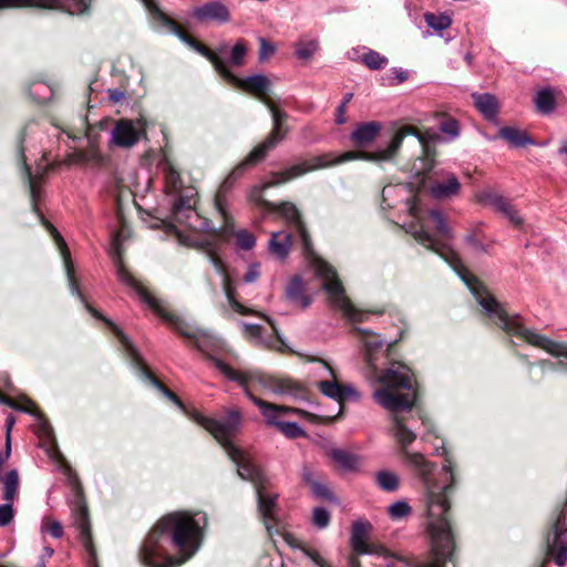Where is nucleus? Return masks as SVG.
<instances>
[{
  "label": "nucleus",
  "mask_w": 567,
  "mask_h": 567,
  "mask_svg": "<svg viewBox=\"0 0 567 567\" xmlns=\"http://www.w3.org/2000/svg\"><path fill=\"white\" fill-rule=\"evenodd\" d=\"M192 16L200 22L216 21L218 23H226L230 20L228 8L220 1H210L196 7L193 9Z\"/></svg>",
  "instance_id": "25"
},
{
  "label": "nucleus",
  "mask_w": 567,
  "mask_h": 567,
  "mask_svg": "<svg viewBox=\"0 0 567 567\" xmlns=\"http://www.w3.org/2000/svg\"><path fill=\"white\" fill-rule=\"evenodd\" d=\"M260 277V265L258 262H251L248 266L246 274L244 275V282L252 284Z\"/></svg>",
  "instance_id": "56"
},
{
  "label": "nucleus",
  "mask_w": 567,
  "mask_h": 567,
  "mask_svg": "<svg viewBox=\"0 0 567 567\" xmlns=\"http://www.w3.org/2000/svg\"><path fill=\"white\" fill-rule=\"evenodd\" d=\"M461 184L454 174H449L444 181L434 182L430 186L431 195L436 199L451 198L458 194Z\"/></svg>",
  "instance_id": "29"
},
{
  "label": "nucleus",
  "mask_w": 567,
  "mask_h": 567,
  "mask_svg": "<svg viewBox=\"0 0 567 567\" xmlns=\"http://www.w3.org/2000/svg\"><path fill=\"white\" fill-rule=\"evenodd\" d=\"M37 4L42 8L65 10L71 14H82L89 10L91 0H38Z\"/></svg>",
  "instance_id": "28"
},
{
  "label": "nucleus",
  "mask_w": 567,
  "mask_h": 567,
  "mask_svg": "<svg viewBox=\"0 0 567 567\" xmlns=\"http://www.w3.org/2000/svg\"><path fill=\"white\" fill-rule=\"evenodd\" d=\"M32 0H0V9L32 6Z\"/></svg>",
  "instance_id": "59"
},
{
  "label": "nucleus",
  "mask_w": 567,
  "mask_h": 567,
  "mask_svg": "<svg viewBox=\"0 0 567 567\" xmlns=\"http://www.w3.org/2000/svg\"><path fill=\"white\" fill-rule=\"evenodd\" d=\"M107 95L110 101L113 103H120L125 100V93L120 89H110L107 90Z\"/></svg>",
  "instance_id": "62"
},
{
  "label": "nucleus",
  "mask_w": 567,
  "mask_h": 567,
  "mask_svg": "<svg viewBox=\"0 0 567 567\" xmlns=\"http://www.w3.org/2000/svg\"><path fill=\"white\" fill-rule=\"evenodd\" d=\"M145 135L143 120L121 118L115 122L110 132L109 143L113 147L131 148Z\"/></svg>",
  "instance_id": "15"
},
{
  "label": "nucleus",
  "mask_w": 567,
  "mask_h": 567,
  "mask_svg": "<svg viewBox=\"0 0 567 567\" xmlns=\"http://www.w3.org/2000/svg\"><path fill=\"white\" fill-rule=\"evenodd\" d=\"M303 553L317 567H332L316 549L305 548Z\"/></svg>",
  "instance_id": "55"
},
{
  "label": "nucleus",
  "mask_w": 567,
  "mask_h": 567,
  "mask_svg": "<svg viewBox=\"0 0 567 567\" xmlns=\"http://www.w3.org/2000/svg\"><path fill=\"white\" fill-rule=\"evenodd\" d=\"M173 219L175 223L185 226L194 233L213 230L212 223L202 217L194 208L189 198L179 197L173 205Z\"/></svg>",
  "instance_id": "16"
},
{
  "label": "nucleus",
  "mask_w": 567,
  "mask_h": 567,
  "mask_svg": "<svg viewBox=\"0 0 567 567\" xmlns=\"http://www.w3.org/2000/svg\"><path fill=\"white\" fill-rule=\"evenodd\" d=\"M269 210L277 212L299 235L305 250L310 249V236L297 206L291 202L267 203Z\"/></svg>",
  "instance_id": "19"
},
{
  "label": "nucleus",
  "mask_w": 567,
  "mask_h": 567,
  "mask_svg": "<svg viewBox=\"0 0 567 567\" xmlns=\"http://www.w3.org/2000/svg\"><path fill=\"white\" fill-rule=\"evenodd\" d=\"M363 50L364 53L360 59L370 70H381L388 64L386 56L372 49L363 48Z\"/></svg>",
  "instance_id": "38"
},
{
  "label": "nucleus",
  "mask_w": 567,
  "mask_h": 567,
  "mask_svg": "<svg viewBox=\"0 0 567 567\" xmlns=\"http://www.w3.org/2000/svg\"><path fill=\"white\" fill-rule=\"evenodd\" d=\"M224 79L238 89H241L248 93L256 94L260 101L261 97H267L266 93L270 87V81L264 74H255L247 76L246 79H240L231 73L228 69L224 75Z\"/></svg>",
  "instance_id": "23"
},
{
  "label": "nucleus",
  "mask_w": 567,
  "mask_h": 567,
  "mask_svg": "<svg viewBox=\"0 0 567 567\" xmlns=\"http://www.w3.org/2000/svg\"><path fill=\"white\" fill-rule=\"evenodd\" d=\"M261 102L269 109L272 115L274 126L269 136L256 146L249 155L240 162L224 179L215 198L216 209L223 217H226V199L225 194L233 187L238 178L248 169L266 157L268 152L272 150L287 134V130L282 127V122L287 118V113L278 110L269 97H261Z\"/></svg>",
  "instance_id": "10"
},
{
  "label": "nucleus",
  "mask_w": 567,
  "mask_h": 567,
  "mask_svg": "<svg viewBox=\"0 0 567 567\" xmlns=\"http://www.w3.org/2000/svg\"><path fill=\"white\" fill-rule=\"evenodd\" d=\"M247 53V47L243 41H238L231 49L230 52V63L233 65L239 66L243 64L244 59Z\"/></svg>",
  "instance_id": "49"
},
{
  "label": "nucleus",
  "mask_w": 567,
  "mask_h": 567,
  "mask_svg": "<svg viewBox=\"0 0 567 567\" xmlns=\"http://www.w3.org/2000/svg\"><path fill=\"white\" fill-rule=\"evenodd\" d=\"M279 432L289 439L305 436V430L296 422L282 421L278 427Z\"/></svg>",
  "instance_id": "45"
},
{
  "label": "nucleus",
  "mask_w": 567,
  "mask_h": 567,
  "mask_svg": "<svg viewBox=\"0 0 567 567\" xmlns=\"http://www.w3.org/2000/svg\"><path fill=\"white\" fill-rule=\"evenodd\" d=\"M535 364L539 367L543 374L564 370L567 368V363H564L563 361L554 362L549 359L539 360Z\"/></svg>",
  "instance_id": "51"
},
{
  "label": "nucleus",
  "mask_w": 567,
  "mask_h": 567,
  "mask_svg": "<svg viewBox=\"0 0 567 567\" xmlns=\"http://www.w3.org/2000/svg\"><path fill=\"white\" fill-rule=\"evenodd\" d=\"M310 488L312 494L318 498L337 502V498L334 497L330 488L326 484L319 482L318 480L310 486Z\"/></svg>",
  "instance_id": "48"
},
{
  "label": "nucleus",
  "mask_w": 567,
  "mask_h": 567,
  "mask_svg": "<svg viewBox=\"0 0 567 567\" xmlns=\"http://www.w3.org/2000/svg\"><path fill=\"white\" fill-rule=\"evenodd\" d=\"M30 96L38 103H43L52 97V89L44 82H34L29 87Z\"/></svg>",
  "instance_id": "41"
},
{
  "label": "nucleus",
  "mask_w": 567,
  "mask_h": 567,
  "mask_svg": "<svg viewBox=\"0 0 567 567\" xmlns=\"http://www.w3.org/2000/svg\"><path fill=\"white\" fill-rule=\"evenodd\" d=\"M498 137L507 142L511 147H525L536 142L525 131L516 126H503L498 130Z\"/></svg>",
  "instance_id": "31"
},
{
  "label": "nucleus",
  "mask_w": 567,
  "mask_h": 567,
  "mask_svg": "<svg viewBox=\"0 0 567 567\" xmlns=\"http://www.w3.org/2000/svg\"><path fill=\"white\" fill-rule=\"evenodd\" d=\"M534 102L536 110L544 115H548L554 112L556 107V93L550 86L543 87L535 94Z\"/></svg>",
  "instance_id": "33"
},
{
  "label": "nucleus",
  "mask_w": 567,
  "mask_h": 567,
  "mask_svg": "<svg viewBox=\"0 0 567 567\" xmlns=\"http://www.w3.org/2000/svg\"><path fill=\"white\" fill-rule=\"evenodd\" d=\"M3 484V499L6 504L0 505V527L8 526L14 516L12 501L16 498L19 489V474L17 470H10L1 478Z\"/></svg>",
  "instance_id": "21"
},
{
  "label": "nucleus",
  "mask_w": 567,
  "mask_h": 567,
  "mask_svg": "<svg viewBox=\"0 0 567 567\" xmlns=\"http://www.w3.org/2000/svg\"><path fill=\"white\" fill-rule=\"evenodd\" d=\"M41 533H48L53 538L60 539L63 537V526L59 520L50 519V518H43L41 522Z\"/></svg>",
  "instance_id": "44"
},
{
  "label": "nucleus",
  "mask_w": 567,
  "mask_h": 567,
  "mask_svg": "<svg viewBox=\"0 0 567 567\" xmlns=\"http://www.w3.org/2000/svg\"><path fill=\"white\" fill-rule=\"evenodd\" d=\"M315 267L317 275L323 279L322 288L328 293L331 307L340 311L348 322H363L373 313L370 310L359 309L351 302L332 266L324 260L318 259Z\"/></svg>",
  "instance_id": "12"
},
{
  "label": "nucleus",
  "mask_w": 567,
  "mask_h": 567,
  "mask_svg": "<svg viewBox=\"0 0 567 567\" xmlns=\"http://www.w3.org/2000/svg\"><path fill=\"white\" fill-rule=\"evenodd\" d=\"M437 488H430L427 503L429 534L431 537L433 560L427 563L411 564L400 556L389 554L385 548L377 555L382 557L378 567H447L452 561L455 544L447 517L451 508L450 501L439 495Z\"/></svg>",
  "instance_id": "7"
},
{
  "label": "nucleus",
  "mask_w": 567,
  "mask_h": 567,
  "mask_svg": "<svg viewBox=\"0 0 567 567\" xmlns=\"http://www.w3.org/2000/svg\"><path fill=\"white\" fill-rule=\"evenodd\" d=\"M424 20L431 29L436 32H441L446 30L452 24V19L446 14H435L431 12H426L424 14Z\"/></svg>",
  "instance_id": "40"
},
{
  "label": "nucleus",
  "mask_w": 567,
  "mask_h": 567,
  "mask_svg": "<svg viewBox=\"0 0 567 567\" xmlns=\"http://www.w3.org/2000/svg\"><path fill=\"white\" fill-rule=\"evenodd\" d=\"M236 239L237 245L244 250L251 249L256 244L255 236L248 230H239L236 234Z\"/></svg>",
  "instance_id": "52"
},
{
  "label": "nucleus",
  "mask_w": 567,
  "mask_h": 567,
  "mask_svg": "<svg viewBox=\"0 0 567 567\" xmlns=\"http://www.w3.org/2000/svg\"><path fill=\"white\" fill-rule=\"evenodd\" d=\"M302 478L309 486H311L317 481L313 471L309 466H303Z\"/></svg>",
  "instance_id": "63"
},
{
  "label": "nucleus",
  "mask_w": 567,
  "mask_h": 567,
  "mask_svg": "<svg viewBox=\"0 0 567 567\" xmlns=\"http://www.w3.org/2000/svg\"><path fill=\"white\" fill-rule=\"evenodd\" d=\"M392 433L398 443L402 447V453L404 455V460L406 464L414 467L419 471L420 475L426 487V502L429 503L430 498V488H437L439 495H442L445 499L450 501L449 495L453 491L456 480L454 474V463L452 458L449 456L447 451L444 446L436 450V453L440 455H444V462L441 471V483L432 482L431 475L434 471V465L430 463L423 454L421 453H411L406 450V447L412 444L416 434L410 430L405 424L402 417L398 415L392 416Z\"/></svg>",
  "instance_id": "9"
},
{
  "label": "nucleus",
  "mask_w": 567,
  "mask_h": 567,
  "mask_svg": "<svg viewBox=\"0 0 567 567\" xmlns=\"http://www.w3.org/2000/svg\"><path fill=\"white\" fill-rule=\"evenodd\" d=\"M408 135H414L421 144L425 143V138L421 133L411 126H402L395 132L385 147H378L373 152L350 151L343 153L332 161L329 159V155H319L309 161H305L302 163L287 167L281 172L271 173L268 181L251 187L249 192V200L256 205L265 206L267 209H269V205L267 204L269 202L266 200L262 196V193L266 189L296 179L309 172L355 159L375 163L390 162L395 157L396 153L401 148L403 140Z\"/></svg>",
  "instance_id": "6"
},
{
  "label": "nucleus",
  "mask_w": 567,
  "mask_h": 567,
  "mask_svg": "<svg viewBox=\"0 0 567 567\" xmlns=\"http://www.w3.org/2000/svg\"><path fill=\"white\" fill-rule=\"evenodd\" d=\"M382 125L379 122L371 121L359 124L350 135L354 146L363 148L369 146L381 132Z\"/></svg>",
  "instance_id": "26"
},
{
  "label": "nucleus",
  "mask_w": 567,
  "mask_h": 567,
  "mask_svg": "<svg viewBox=\"0 0 567 567\" xmlns=\"http://www.w3.org/2000/svg\"><path fill=\"white\" fill-rule=\"evenodd\" d=\"M359 341L364 348L365 362L370 368L373 384H380L372 398L383 409L396 413L410 411L416 401V382L412 370L400 361H390L388 367L375 365L374 350L382 349L381 336L362 328H355Z\"/></svg>",
  "instance_id": "5"
},
{
  "label": "nucleus",
  "mask_w": 567,
  "mask_h": 567,
  "mask_svg": "<svg viewBox=\"0 0 567 567\" xmlns=\"http://www.w3.org/2000/svg\"><path fill=\"white\" fill-rule=\"evenodd\" d=\"M172 229L174 230L179 244L188 247L202 248L206 251L208 261L212 264L215 271L221 276L223 291L231 310L241 316L252 313L249 308L237 300L236 285L226 271L223 260L216 255L214 244L207 238H197L195 234H185L175 225H172Z\"/></svg>",
  "instance_id": "11"
},
{
  "label": "nucleus",
  "mask_w": 567,
  "mask_h": 567,
  "mask_svg": "<svg viewBox=\"0 0 567 567\" xmlns=\"http://www.w3.org/2000/svg\"><path fill=\"white\" fill-rule=\"evenodd\" d=\"M346 399L359 401L361 399V394L352 384H344L341 385V401Z\"/></svg>",
  "instance_id": "57"
},
{
  "label": "nucleus",
  "mask_w": 567,
  "mask_h": 567,
  "mask_svg": "<svg viewBox=\"0 0 567 567\" xmlns=\"http://www.w3.org/2000/svg\"><path fill=\"white\" fill-rule=\"evenodd\" d=\"M472 99L476 109L486 120L496 121L499 105L495 95L489 93H473Z\"/></svg>",
  "instance_id": "30"
},
{
  "label": "nucleus",
  "mask_w": 567,
  "mask_h": 567,
  "mask_svg": "<svg viewBox=\"0 0 567 567\" xmlns=\"http://www.w3.org/2000/svg\"><path fill=\"white\" fill-rule=\"evenodd\" d=\"M403 190V187L399 185H388L382 189V203L386 204L389 208H391L393 205L391 203H388V199L396 194L398 192Z\"/></svg>",
  "instance_id": "58"
},
{
  "label": "nucleus",
  "mask_w": 567,
  "mask_h": 567,
  "mask_svg": "<svg viewBox=\"0 0 567 567\" xmlns=\"http://www.w3.org/2000/svg\"><path fill=\"white\" fill-rule=\"evenodd\" d=\"M375 481L382 491L394 492L399 488V476L391 471L378 472Z\"/></svg>",
  "instance_id": "39"
},
{
  "label": "nucleus",
  "mask_w": 567,
  "mask_h": 567,
  "mask_svg": "<svg viewBox=\"0 0 567 567\" xmlns=\"http://www.w3.org/2000/svg\"><path fill=\"white\" fill-rule=\"evenodd\" d=\"M41 136H42V128H41V124L39 121L30 120L24 124V126L22 127V130L20 131V133L18 135L17 148H18L19 161L22 165L23 173L28 179L29 192H30L33 210L39 216L41 223L50 231V234L53 237V239L61 252V256L63 258V264H64V268H65V272H66V277H68V281H69L70 291L72 295L76 293L82 298V296L80 295V288L76 285L75 279H74V270H73L71 256H70L66 243L64 241V239L60 235V233L56 230V228L53 225H51L50 223L44 220V217L41 215V213L38 209V200L40 197V181H39L40 177L31 174L30 168L27 165L25 152L27 151L30 152L32 148L35 150L38 142H40V140H41Z\"/></svg>",
  "instance_id": "8"
},
{
  "label": "nucleus",
  "mask_w": 567,
  "mask_h": 567,
  "mask_svg": "<svg viewBox=\"0 0 567 567\" xmlns=\"http://www.w3.org/2000/svg\"><path fill=\"white\" fill-rule=\"evenodd\" d=\"M54 554V550L50 546H43L42 554L39 558V561L34 567H45L48 559H50Z\"/></svg>",
  "instance_id": "61"
},
{
  "label": "nucleus",
  "mask_w": 567,
  "mask_h": 567,
  "mask_svg": "<svg viewBox=\"0 0 567 567\" xmlns=\"http://www.w3.org/2000/svg\"><path fill=\"white\" fill-rule=\"evenodd\" d=\"M291 245V234L282 230L271 234L268 248L272 256H275L277 259L284 260L288 257Z\"/></svg>",
  "instance_id": "32"
},
{
  "label": "nucleus",
  "mask_w": 567,
  "mask_h": 567,
  "mask_svg": "<svg viewBox=\"0 0 567 567\" xmlns=\"http://www.w3.org/2000/svg\"><path fill=\"white\" fill-rule=\"evenodd\" d=\"M79 162L90 167H104L109 159L97 150L91 148L78 154Z\"/></svg>",
  "instance_id": "37"
},
{
  "label": "nucleus",
  "mask_w": 567,
  "mask_h": 567,
  "mask_svg": "<svg viewBox=\"0 0 567 567\" xmlns=\"http://www.w3.org/2000/svg\"><path fill=\"white\" fill-rule=\"evenodd\" d=\"M250 382H248L246 385H241L244 388L245 394L248 396V399L258 406L261 415L265 417L267 424L279 427V424L282 422L281 417L286 415H298L300 417H308L310 416V413L296 409V408H289L286 405H277L269 403L267 401H264L261 399L256 398L251 391L249 390L248 385Z\"/></svg>",
  "instance_id": "18"
},
{
  "label": "nucleus",
  "mask_w": 567,
  "mask_h": 567,
  "mask_svg": "<svg viewBox=\"0 0 567 567\" xmlns=\"http://www.w3.org/2000/svg\"><path fill=\"white\" fill-rule=\"evenodd\" d=\"M287 299L302 309L308 308L312 303V298L305 293V285L300 276L291 278L286 288Z\"/></svg>",
  "instance_id": "27"
},
{
  "label": "nucleus",
  "mask_w": 567,
  "mask_h": 567,
  "mask_svg": "<svg viewBox=\"0 0 567 567\" xmlns=\"http://www.w3.org/2000/svg\"><path fill=\"white\" fill-rule=\"evenodd\" d=\"M260 50H259V58L260 60H265L269 58L275 52V47L267 42L264 38H260Z\"/></svg>",
  "instance_id": "60"
},
{
  "label": "nucleus",
  "mask_w": 567,
  "mask_h": 567,
  "mask_svg": "<svg viewBox=\"0 0 567 567\" xmlns=\"http://www.w3.org/2000/svg\"><path fill=\"white\" fill-rule=\"evenodd\" d=\"M406 207L413 220L405 225V230L410 233L419 244L437 254L452 267L495 324L508 334L520 338L528 344L544 350L554 358L567 359L566 341L553 340L534 330L525 328L520 317L517 315L509 316L480 280L463 265L458 254L447 243L453 239L454 234L440 210L432 209L429 216L435 224L436 230L442 239H437L425 229L422 223L421 209L415 200L408 202Z\"/></svg>",
  "instance_id": "2"
},
{
  "label": "nucleus",
  "mask_w": 567,
  "mask_h": 567,
  "mask_svg": "<svg viewBox=\"0 0 567 567\" xmlns=\"http://www.w3.org/2000/svg\"><path fill=\"white\" fill-rule=\"evenodd\" d=\"M163 169L165 172V178L167 183H169L174 189H177L181 185V177L178 172L172 166L169 162H165L163 164Z\"/></svg>",
  "instance_id": "53"
},
{
  "label": "nucleus",
  "mask_w": 567,
  "mask_h": 567,
  "mask_svg": "<svg viewBox=\"0 0 567 567\" xmlns=\"http://www.w3.org/2000/svg\"><path fill=\"white\" fill-rule=\"evenodd\" d=\"M318 388L326 396L341 401V385L336 381H320Z\"/></svg>",
  "instance_id": "46"
},
{
  "label": "nucleus",
  "mask_w": 567,
  "mask_h": 567,
  "mask_svg": "<svg viewBox=\"0 0 567 567\" xmlns=\"http://www.w3.org/2000/svg\"><path fill=\"white\" fill-rule=\"evenodd\" d=\"M464 241L468 245L474 252L484 254L487 252V246L483 244L475 234H468L464 237Z\"/></svg>",
  "instance_id": "54"
},
{
  "label": "nucleus",
  "mask_w": 567,
  "mask_h": 567,
  "mask_svg": "<svg viewBox=\"0 0 567 567\" xmlns=\"http://www.w3.org/2000/svg\"><path fill=\"white\" fill-rule=\"evenodd\" d=\"M3 402L14 410L27 412V413L34 415L41 423V427H42L43 432L45 434H49L50 427H49L48 423L42 419L40 413L35 410L34 403L30 399L22 398V399H20V401H14L12 399H6Z\"/></svg>",
  "instance_id": "35"
},
{
  "label": "nucleus",
  "mask_w": 567,
  "mask_h": 567,
  "mask_svg": "<svg viewBox=\"0 0 567 567\" xmlns=\"http://www.w3.org/2000/svg\"><path fill=\"white\" fill-rule=\"evenodd\" d=\"M546 558L558 566H564L567 561V525L563 513L558 515L547 536Z\"/></svg>",
  "instance_id": "17"
},
{
  "label": "nucleus",
  "mask_w": 567,
  "mask_h": 567,
  "mask_svg": "<svg viewBox=\"0 0 567 567\" xmlns=\"http://www.w3.org/2000/svg\"><path fill=\"white\" fill-rule=\"evenodd\" d=\"M440 131L447 135V141H453L460 135L458 122L454 118H447L440 124Z\"/></svg>",
  "instance_id": "47"
},
{
  "label": "nucleus",
  "mask_w": 567,
  "mask_h": 567,
  "mask_svg": "<svg viewBox=\"0 0 567 567\" xmlns=\"http://www.w3.org/2000/svg\"><path fill=\"white\" fill-rule=\"evenodd\" d=\"M388 514L393 520H401L412 514V508L405 501H396L388 508Z\"/></svg>",
  "instance_id": "42"
},
{
  "label": "nucleus",
  "mask_w": 567,
  "mask_h": 567,
  "mask_svg": "<svg viewBox=\"0 0 567 567\" xmlns=\"http://www.w3.org/2000/svg\"><path fill=\"white\" fill-rule=\"evenodd\" d=\"M80 295L82 296V298L76 293L74 296H76L81 300V302L85 306L87 311L93 317L105 321L113 330L114 334L117 337L118 341L124 348L127 358L131 360V363L136 368L137 372L140 373V377L144 381L150 382L158 391H161L168 400H171L176 406H178L190 420L203 426L216 439L217 442L221 444L229 458L236 464L238 476L245 481L250 482L255 486L258 512L264 520L267 530L270 532L271 528L274 527L272 522H275V511L278 494H269L267 492V487L269 485V478L267 477V475L251 461V458L244 451L235 446L231 442V437L238 432L241 425L240 412L237 410H230L223 420L205 416L197 411L188 412L186 410V406L177 398V395L153 377V374L147 369L142 358V354L130 340V338L116 324H114L109 319H105L96 310L91 308L86 303L84 296L81 292Z\"/></svg>",
  "instance_id": "1"
},
{
  "label": "nucleus",
  "mask_w": 567,
  "mask_h": 567,
  "mask_svg": "<svg viewBox=\"0 0 567 567\" xmlns=\"http://www.w3.org/2000/svg\"><path fill=\"white\" fill-rule=\"evenodd\" d=\"M319 49V40L317 38L303 37L296 43L295 54L299 60L308 61Z\"/></svg>",
  "instance_id": "36"
},
{
  "label": "nucleus",
  "mask_w": 567,
  "mask_h": 567,
  "mask_svg": "<svg viewBox=\"0 0 567 567\" xmlns=\"http://www.w3.org/2000/svg\"><path fill=\"white\" fill-rule=\"evenodd\" d=\"M207 518L202 513L174 512L161 518L138 553L146 567H177L200 548Z\"/></svg>",
  "instance_id": "4"
},
{
  "label": "nucleus",
  "mask_w": 567,
  "mask_h": 567,
  "mask_svg": "<svg viewBox=\"0 0 567 567\" xmlns=\"http://www.w3.org/2000/svg\"><path fill=\"white\" fill-rule=\"evenodd\" d=\"M70 481L73 486V496L70 499L71 515L73 524L79 529V537L86 553V565L87 567H99L97 555L91 536L89 512L79 487L78 477L70 475Z\"/></svg>",
  "instance_id": "13"
},
{
  "label": "nucleus",
  "mask_w": 567,
  "mask_h": 567,
  "mask_svg": "<svg viewBox=\"0 0 567 567\" xmlns=\"http://www.w3.org/2000/svg\"><path fill=\"white\" fill-rule=\"evenodd\" d=\"M313 525L320 529L328 527L330 523V513L324 507H316L312 517Z\"/></svg>",
  "instance_id": "50"
},
{
  "label": "nucleus",
  "mask_w": 567,
  "mask_h": 567,
  "mask_svg": "<svg viewBox=\"0 0 567 567\" xmlns=\"http://www.w3.org/2000/svg\"><path fill=\"white\" fill-rule=\"evenodd\" d=\"M153 21L157 24L158 28L177 35L183 42L209 60L215 70L224 78L228 68L225 60H223L220 55L227 50L228 45L226 43L220 44L216 51L209 50L186 34L171 18H168L159 9L154 10Z\"/></svg>",
  "instance_id": "14"
},
{
  "label": "nucleus",
  "mask_w": 567,
  "mask_h": 567,
  "mask_svg": "<svg viewBox=\"0 0 567 567\" xmlns=\"http://www.w3.org/2000/svg\"><path fill=\"white\" fill-rule=\"evenodd\" d=\"M265 318L271 326L274 333L276 334L275 338L274 337H265L264 328L259 324L240 322V327H241L244 336L247 339H249V341L252 344H255L257 347L282 351V348L285 344H284V341L281 340V337L279 334V331H278L275 322L268 317H265Z\"/></svg>",
  "instance_id": "20"
},
{
  "label": "nucleus",
  "mask_w": 567,
  "mask_h": 567,
  "mask_svg": "<svg viewBox=\"0 0 567 567\" xmlns=\"http://www.w3.org/2000/svg\"><path fill=\"white\" fill-rule=\"evenodd\" d=\"M127 236L128 229L123 225L122 228L113 236L110 254L115 267L117 279L131 288L138 296L142 302L151 308L175 331L192 340L194 346L205 353L215 368L228 380L237 382L239 385H246L248 382L257 381L275 394H286L291 396L299 395L301 386L290 379L262 377L256 371L235 370L218 358L216 353L225 347L224 342L219 338L188 324L183 318L169 311L162 300L152 296L124 267L122 261V244Z\"/></svg>",
  "instance_id": "3"
},
{
  "label": "nucleus",
  "mask_w": 567,
  "mask_h": 567,
  "mask_svg": "<svg viewBox=\"0 0 567 567\" xmlns=\"http://www.w3.org/2000/svg\"><path fill=\"white\" fill-rule=\"evenodd\" d=\"M331 458L347 472L357 471L360 467V457L341 449H333L330 452Z\"/></svg>",
  "instance_id": "34"
},
{
  "label": "nucleus",
  "mask_w": 567,
  "mask_h": 567,
  "mask_svg": "<svg viewBox=\"0 0 567 567\" xmlns=\"http://www.w3.org/2000/svg\"><path fill=\"white\" fill-rule=\"evenodd\" d=\"M113 186L110 189V194L114 197L117 206V214L121 215L122 210V203L124 199H127L131 196V192L127 187L120 184V182L114 178L113 179Z\"/></svg>",
  "instance_id": "43"
},
{
  "label": "nucleus",
  "mask_w": 567,
  "mask_h": 567,
  "mask_svg": "<svg viewBox=\"0 0 567 567\" xmlns=\"http://www.w3.org/2000/svg\"><path fill=\"white\" fill-rule=\"evenodd\" d=\"M478 200L501 213L514 226L518 227L523 224V218L519 216L515 206L503 195L493 190H484L478 195Z\"/></svg>",
  "instance_id": "22"
},
{
  "label": "nucleus",
  "mask_w": 567,
  "mask_h": 567,
  "mask_svg": "<svg viewBox=\"0 0 567 567\" xmlns=\"http://www.w3.org/2000/svg\"><path fill=\"white\" fill-rule=\"evenodd\" d=\"M346 109L347 106H344V103H340L337 107L336 123L339 125L344 124L347 122V118L344 116Z\"/></svg>",
  "instance_id": "64"
},
{
  "label": "nucleus",
  "mask_w": 567,
  "mask_h": 567,
  "mask_svg": "<svg viewBox=\"0 0 567 567\" xmlns=\"http://www.w3.org/2000/svg\"><path fill=\"white\" fill-rule=\"evenodd\" d=\"M370 529L371 524L365 520H357L352 525L350 544L352 549L359 555H371L383 551L382 546L369 544L367 542V536Z\"/></svg>",
  "instance_id": "24"
}]
</instances>
